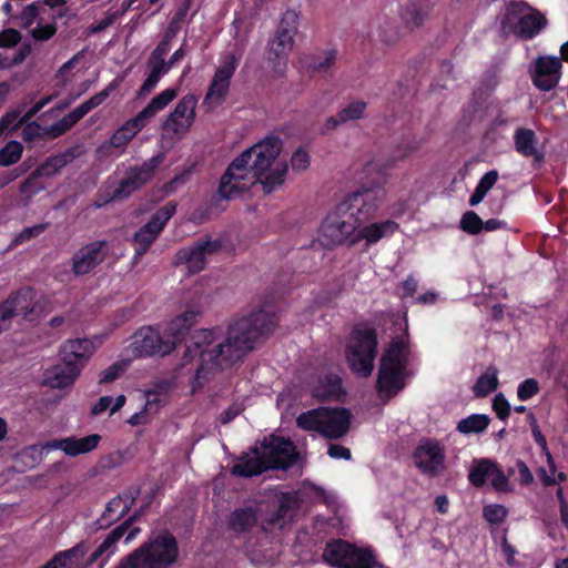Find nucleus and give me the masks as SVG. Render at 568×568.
Returning <instances> with one entry per match:
<instances>
[{"mask_svg": "<svg viewBox=\"0 0 568 568\" xmlns=\"http://www.w3.org/2000/svg\"><path fill=\"white\" fill-rule=\"evenodd\" d=\"M278 318L272 311H253L239 318L227 331L222 342L216 328L195 331L186 344L184 364L199 358L195 381H206L211 373L230 367L251 352L255 343L266 337L277 325Z\"/></svg>", "mask_w": 568, "mask_h": 568, "instance_id": "1", "label": "nucleus"}, {"mask_svg": "<svg viewBox=\"0 0 568 568\" xmlns=\"http://www.w3.org/2000/svg\"><path fill=\"white\" fill-rule=\"evenodd\" d=\"M281 150L282 140L273 134L244 150L222 174L216 191L220 199H235L256 183L265 194L280 189L288 171L285 161H277Z\"/></svg>", "mask_w": 568, "mask_h": 568, "instance_id": "2", "label": "nucleus"}, {"mask_svg": "<svg viewBox=\"0 0 568 568\" xmlns=\"http://www.w3.org/2000/svg\"><path fill=\"white\" fill-rule=\"evenodd\" d=\"M202 313L187 310L173 318L163 333L151 326L139 328L131 337L129 348L135 357H146L155 354L162 356L170 354L176 345L185 339L191 327H193Z\"/></svg>", "mask_w": 568, "mask_h": 568, "instance_id": "3", "label": "nucleus"}, {"mask_svg": "<svg viewBox=\"0 0 568 568\" xmlns=\"http://www.w3.org/2000/svg\"><path fill=\"white\" fill-rule=\"evenodd\" d=\"M410 345L408 334L390 341L382 354L376 379L379 396L388 398L396 396L406 386L409 376L408 362Z\"/></svg>", "mask_w": 568, "mask_h": 568, "instance_id": "4", "label": "nucleus"}, {"mask_svg": "<svg viewBox=\"0 0 568 568\" xmlns=\"http://www.w3.org/2000/svg\"><path fill=\"white\" fill-rule=\"evenodd\" d=\"M179 559V544L170 531H163L123 557L114 568H169Z\"/></svg>", "mask_w": 568, "mask_h": 568, "instance_id": "5", "label": "nucleus"}, {"mask_svg": "<svg viewBox=\"0 0 568 568\" xmlns=\"http://www.w3.org/2000/svg\"><path fill=\"white\" fill-rule=\"evenodd\" d=\"M352 413L345 407H318L300 414L296 426L306 432H316L327 439L343 438L349 430Z\"/></svg>", "mask_w": 568, "mask_h": 568, "instance_id": "6", "label": "nucleus"}, {"mask_svg": "<svg viewBox=\"0 0 568 568\" xmlns=\"http://www.w3.org/2000/svg\"><path fill=\"white\" fill-rule=\"evenodd\" d=\"M377 346L378 337L374 327L364 325L352 329L345 347V357L354 374L361 377H368L372 374Z\"/></svg>", "mask_w": 568, "mask_h": 568, "instance_id": "7", "label": "nucleus"}, {"mask_svg": "<svg viewBox=\"0 0 568 568\" xmlns=\"http://www.w3.org/2000/svg\"><path fill=\"white\" fill-rule=\"evenodd\" d=\"M546 17L531 9L526 2L510 1L507 3L500 21L504 32H510L521 40H531L547 26Z\"/></svg>", "mask_w": 568, "mask_h": 568, "instance_id": "8", "label": "nucleus"}, {"mask_svg": "<svg viewBox=\"0 0 568 568\" xmlns=\"http://www.w3.org/2000/svg\"><path fill=\"white\" fill-rule=\"evenodd\" d=\"M323 559L335 568H376L381 566L372 548L357 547L344 539L329 540L324 548Z\"/></svg>", "mask_w": 568, "mask_h": 568, "instance_id": "9", "label": "nucleus"}, {"mask_svg": "<svg viewBox=\"0 0 568 568\" xmlns=\"http://www.w3.org/2000/svg\"><path fill=\"white\" fill-rule=\"evenodd\" d=\"M357 225L347 213L345 204L337 203L324 217L320 226V241L322 246L332 250L346 244L356 234Z\"/></svg>", "mask_w": 568, "mask_h": 568, "instance_id": "10", "label": "nucleus"}, {"mask_svg": "<svg viewBox=\"0 0 568 568\" xmlns=\"http://www.w3.org/2000/svg\"><path fill=\"white\" fill-rule=\"evenodd\" d=\"M385 191L382 187H361L347 194L339 204L347 206V213L357 226L377 215L384 202Z\"/></svg>", "mask_w": 568, "mask_h": 568, "instance_id": "11", "label": "nucleus"}, {"mask_svg": "<svg viewBox=\"0 0 568 568\" xmlns=\"http://www.w3.org/2000/svg\"><path fill=\"white\" fill-rule=\"evenodd\" d=\"M163 161L162 154H156L140 165H131L125 175L112 191L110 201L128 199L132 193L142 189L155 175L156 169Z\"/></svg>", "mask_w": 568, "mask_h": 568, "instance_id": "12", "label": "nucleus"}, {"mask_svg": "<svg viewBox=\"0 0 568 568\" xmlns=\"http://www.w3.org/2000/svg\"><path fill=\"white\" fill-rule=\"evenodd\" d=\"M175 212L176 203L168 202L156 210L149 222L135 232L133 245L136 257H141L149 251Z\"/></svg>", "mask_w": 568, "mask_h": 568, "instance_id": "13", "label": "nucleus"}, {"mask_svg": "<svg viewBox=\"0 0 568 568\" xmlns=\"http://www.w3.org/2000/svg\"><path fill=\"white\" fill-rule=\"evenodd\" d=\"M144 508L135 510L129 518L112 529L97 549L88 557H81L79 568H89L99 561V568H104L112 555L116 551V544L126 534V530L143 514Z\"/></svg>", "mask_w": 568, "mask_h": 568, "instance_id": "14", "label": "nucleus"}, {"mask_svg": "<svg viewBox=\"0 0 568 568\" xmlns=\"http://www.w3.org/2000/svg\"><path fill=\"white\" fill-rule=\"evenodd\" d=\"M262 456L270 469H290L297 460L296 447L290 438L271 435L262 443Z\"/></svg>", "mask_w": 568, "mask_h": 568, "instance_id": "15", "label": "nucleus"}, {"mask_svg": "<svg viewBox=\"0 0 568 568\" xmlns=\"http://www.w3.org/2000/svg\"><path fill=\"white\" fill-rule=\"evenodd\" d=\"M221 240H197L190 247H182L175 254L176 264H185L190 273H199L205 267L206 256L219 252Z\"/></svg>", "mask_w": 568, "mask_h": 568, "instance_id": "16", "label": "nucleus"}, {"mask_svg": "<svg viewBox=\"0 0 568 568\" xmlns=\"http://www.w3.org/2000/svg\"><path fill=\"white\" fill-rule=\"evenodd\" d=\"M106 241H93L78 250L72 256V273L75 276L87 275L95 270L106 257Z\"/></svg>", "mask_w": 568, "mask_h": 568, "instance_id": "17", "label": "nucleus"}, {"mask_svg": "<svg viewBox=\"0 0 568 568\" xmlns=\"http://www.w3.org/2000/svg\"><path fill=\"white\" fill-rule=\"evenodd\" d=\"M298 13L287 9L281 18L275 36L270 45V52L275 58L286 55L294 45V37L297 32Z\"/></svg>", "mask_w": 568, "mask_h": 568, "instance_id": "18", "label": "nucleus"}, {"mask_svg": "<svg viewBox=\"0 0 568 568\" xmlns=\"http://www.w3.org/2000/svg\"><path fill=\"white\" fill-rule=\"evenodd\" d=\"M414 462L422 473L434 477L444 468V449L437 440L427 439L414 452Z\"/></svg>", "mask_w": 568, "mask_h": 568, "instance_id": "19", "label": "nucleus"}, {"mask_svg": "<svg viewBox=\"0 0 568 568\" xmlns=\"http://www.w3.org/2000/svg\"><path fill=\"white\" fill-rule=\"evenodd\" d=\"M197 98L194 94L184 95L170 112L162 124L163 130L173 133H182L189 131L195 120V108Z\"/></svg>", "mask_w": 568, "mask_h": 568, "instance_id": "20", "label": "nucleus"}, {"mask_svg": "<svg viewBox=\"0 0 568 568\" xmlns=\"http://www.w3.org/2000/svg\"><path fill=\"white\" fill-rule=\"evenodd\" d=\"M561 61L557 57H539L535 63V72L531 75L534 85L540 91L555 89L561 77Z\"/></svg>", "mask_w": 568, "mask_h": 568, "instance_id": "21", "label": "nucleus"}, {"mask_svg": "<svg viewBox=\"0 0 568 568\" xmlns=\"http://www.w3.org/2000/svg\"><path fill=\"white\" fill-rule=\"evenodd\" d=\"M140 489L135 490L134 495H118L108 501L104 511L98 518L97 525L99 529H106L112 524L124 518L130 511Z\"/></svg>", "mask_w": 568, "mask_h": 568, "instance_id": "22", "label": "nucleus"}, {"mask_svg": "<svg viewBox=\"0 0 568 568\" xmlns=\"http://www.w3.org/2000/svg\"><path fill=\"white\" fill-rule=\"evenodd\" d=\"M101 436L99 434H91L82 438L74 436L54 439L49 446L54 449L62 450L67 456L75 457L82 454L93 452L100 444Z\"/></svg>", "mask_w": 568, "mask_h": 568, "instance_id": "23", "label": "nucleus"}, {"mask_svg": "<svg viewBox=\"0 0 568 568\" xmlns=\"http://www.w3.org/2000/svg\"><path fill=\"white\" fill-rule=\"evenodd\" d=\"M399 229V224L393 220L375 222L357 227L356 234L349 241V247H354L361 241L365 240L367 245H372L381 241L383 237L393 235Z\"/></svg>", "mask_w": 568, "mask_h": 568, "instance_id": "24", "label": "nucleus"}, {"mask_svg": "<svg viewBox=\"0 0 568 568\" xmlns=\"http://www.w3.org/2000/svg\"><path fill=\"white\" fill-rule=\"evenodd\" d=\"M36 292L33 288L26 286L11 293L1 304L9 310L12 317L23 315L29 318L34 311Z\"/></svg>", "mask_w": 568, "mask_h": 568, "instance_id": "25", "label": "nucleus"}, {"mask_svg": "<svg viewBox=\"0 0 568 568\" xmlns=\"http://www.w3.org/2000/svg\"><path fill=\"white\" fill-rule=\"evenodd\" d=\"M92 351L93 344L88 338L70 339L61 347V362L68 365H79L81 369L92 354Z\"/></svg>", "mask_w": 568, "mask_h": 568, "instance_id": "26", "label": "nucleus"}, {"mask_svg": "<svg viewBox=\"0 0 568 568\" xmlns=\"http://www.w3.org/2000/svg\"><path fill=\"white\" fill-rule=\"evenodd\" d=\"M258 508L244 506L235 508L227 518V528L236 536L248 534L257 525Z\"/></svg>", "mask_w": 568, "mask_h": 568, "instance_id": "27", "label": "nucleus"}, {"mask_svg": "<svg viewBox=\"0 0 568 568\" xmlns=\"http://www.w3.org/2000/svg\"><path fill=\"white\" fill-rule=\"evenodd\" d=\"M537 136L531 129L518 128L514 134V143L516 151L525 156L532 158L535 163L544 160V154L537 149Z\"/></svg>", "mask_w": 568, "mask_h": 568, "instance_id": "28", "label": "nucleus"}, {"mask_svg": "<svg viewBox=\"0 0 568 568\" xmlns=\"http://www.w3.org/2000/svg\"><path fill=\"white\" fill-rule=\"evenodd\" d=\"M80 372L79 365H68L62 362L48 371L47 384L52 388H65L74 383Z\"/></svg>", "mask_w": 568, "mask_h": 568, "instance_id": "29", "label": "nucleus"}, {"mask_svg": "<svg viewBox=\"0 0 568 568\" xmlns=\"http://www.w3.org/2000/svg\"><path fill=\"white\" fill-rule=\"evenodd\" d=\"M253 452L256 454L255 457H248L245 454L232 466L231 473L234 476L251 478L270 469L264 462L262 453L260 454L257 448H254Z\"/></svg>", "mask_w": 568, "mask_h": 568, "instance_id": "30", "label": "nucleus"}, {"mask_svg": "<svg viewBox=\"0 0 568 568\" xmlns=\"http://www.w3.org/2000/svg\"><path fill=\"white\" fill-rule=\"evenodd\" d=\"M178 95L174 88H168L161 93L151 99L146 106H144L136 115L145 125L148 122L160 111L165 109Z\"/></svg>", "mask_w": 568, "mask_h": 568, "instance_id": "31", "label": "nucleus"}, {"mask_svg": "<svg viewBox=\"0 0 568 568\" xmlns=\"http://www.w3.org/2000/svg\"><path fill=\"white\" fill-rule=\"evenodd\" d=\"M118 88V81L113 80L108 84L105 89L100 91L99 93L92 95L90 99L78 105L74 110L69 112L74 121L78 123L81 119H83L91 110L101 105L110 94Z\"/></svg>", "mask_w": 568, "mask_h": 568, "instance_id": "32", "label": "nucleus"}, {"mask_svg": "<svg viewBox=\"0 0 568 568\" xmlns=\"http://www.w3.org/2000/svg\"><path fill=\"white\" fill-rule=\"evenodd\" d=\"M118 88V81L113 80L108 84L105 89L100 91L99 93L92 95L90 99L78 105L74 110L69 112L74 121L78 123L81 119H83L91 110L101 105L110 94Z\"/></svg>", "mask_w": 568, "mask_h": 568, "instance_id": "33", "label": "nucleus"}, {"mask_svg": "<svg viewBox=\"0 0 568 568\" xmlns=\"http://www.w3.org/2000/svg\"><path fill=\"white\" fill-rule=\"evenodd\" d=\"M118 88V81L113 80L108 84L105 89L100 91L99 93L92 95L90 99L78 105L74 110L69 112L74 121L78 123L81 119H83L91 110L101 105L110 94Z\"/></svg>", "mask_w": 568, "mask_h": 568, "instance_id": "34", "label": "nucleus"}, {"mask_svg": "<svg viewBox=\"0 0 568 568\" xmlns=\"http://www.w3.org/2000/svg\"><path fill=\"white\" fill-rule=\"evenodd\" d=\"M144 126L138 115L133 116L112 134L110 145L115 149L124 148Z\"/></svg>", "mask_w": 568, "mask_h": 568, "instance_id": "35", "label": "nucleus"}, {"mask_svg": "<svg viewBox=\"0 0 568 568\" xmlns=\"http://www.w3.org/2000/svg\"><path fill=\"white\" fill-rule=\"evenodd\" d=\"M230 81H222L220 78L212 79L209 90L203 100V106L206 111H212L216 106L221 105L229 92Z\"/></svg>", "mask_w": 568, "mask_h": 568, "instance_id": "36", "label": "nucleus"}, {"mask_svg": "<svg viewBox=\"0 0 568 568\" xmlns=\"http://www.w3.org/2000/svg\"><path fill=\"white\" fill-rule=\"evenodd\" d=\"M343 390L342 378L335 374H328L322 379H320V384L316 389V395L318 398L323 400L338 398Z\"/></svg>", "mask_w": 568, "mask_h": 568, "instance_id": "37", "label": "nucleus"}, {"mask_svg": "<svg viewBox=\"0 0 568 568\" xmlns=\"http://www.w3.org/2000/svg\"><path fill=\"white\" fill-rule=\"evenodd\" d=\"M495 465L496 463L488 458L475 460L468 474L469 483L474 487H483L486 484L487 478H490Z\"/></svg>", "mask_w": 568, "mask_h": 568, "instance_id": "38", "label": "nucleus"}, {"mask_svg": "<svg viewBox=\"0 0 568 568\" xmlns=\"http://www.w3.org/2000/svg\"><path fill=\"white\" fill-rule=\"evenodd\" d=\"M497 374V368L495 366H489L486 372L477 378L473 387L477 397H486L497 389L499 384Z\"/></svg>", "mask_w": 568, "mask_h": 568, "instance_id": "39", "label": "nucleus"}, {"mask_svg": "<svg viewBox=\"0 0 568 568\" xmlns=\"http://www.w3.org/2000/svg\"><path fill=\"white\" fill-rule=\"evenodd\" d=\"M71 153H62L48 158L34 172L40 176L51 178L60 172L72 159Z\"/></svg>", "mask_w": 568, "mask_h": 568, "instance_id": "40", "label": "nucleus"}, {"mask_svg": "<svg viewBox=\"0 0 568 568\" xmlns=\"http://www.w3.org/2000/svg\"><path fill=\"white\" fill-rule=\"evenodd\" d=\"M490 423V418L485 414H471L463 418L457 424V430L462 434H478L484 432Z\"/></svg>", "mask_w": 568, "mask_h": 568, "instance_id": "41", "label": "nucleus"}, {"mask_svg": "<svg viewBox=\"0 0 568 568\" xmlns=\"http://www.w3.org/2000/svg\"><path fill=\"white\" fill-rule=\"evenodd\" d=\"M150 69V72L146 77V79L141 84L140 89L138 90V97H146L149 95L158 85L161 78L165 75L170 68L168 65H159V64H146Z\"/></svg>", "mask_w": 568, "mask_h": 568, "instance_id": "42", "label": "nucleus"}, {"mask_svg": "<svg viewBox=\"0 0 568 568\" xmlns=\"http://www.w3.org/2000/svg\"><path fill=\"white\" fill-rule=\"evenodd\" d=\"M23 153V145L16 141L11 140L7 142V144L0 149V166H10L20 161Z\"/></svg>", "mask_w": 568, "mask_h": 568, "instance_id": "43", "label": "nucleus"}, {"mask_svg": "<svg viewBox=\"0 0 568 568\" xmlns=\"http://www.w3.org/2000/svg\"><path fill=\"white\" fill-rule=\"evenodd\" d=\"M366 108V102L353 101L343 109H341L337 113L339 115V120L343 121V123H347L349 121L362 119L364 116Z\"/></svg>", "mask_w": 568, "mask_h": 568, "instance_id": "44", "label": "nucleus"}, {"mask_svg": "<svg viewBox=\"0 0 568 568\" xmlns=\"http://www.w3.org/2000/svg\"><path fill=\"white\" fill-rule=\"evenodd\" d=\"M427 17L428 10L422 3H410L404 12V19L414 27H422Z\"/></svg>", "mask_w": 568, "mask_h": 568, "instance_id": "45", "label": "nucleus"}, {"mask_svg": "<svg viewBox=\"0 0 568 568\" xmlns=\"http://www.w3.org/2000/svg\"><path fill=\"white\" fill-rule=\"evenodd\" d=\"M508 516V509L500 504H490L483 508V517L490 525L503 524Z\"/></svg>", "mask_w": 568, "mask_h": 568, "instance_id": "46", "label": "nucleus"}, {"mask_svg": "<svg viewBox=\"0 0 568 568\" xmlns=\"http://www.w3.org/2000/svg\"><path fill=\"white\" fill-rule=\"evenodd\" d=\"M239 60L234 53H227L223 59L219 68L216 69L214 75L215 78H220L222 81L227 80L231 82V79L237 68Z\"/></svg>", "mask_w": 568, "mask_h": 568, "instance_id": "47", "label": "nucleus"}, {"mask_svg": "<svg viewBox=\"0 0 568 568\" xmlns=\"http://www.w3.org/2000/svg\"><path fill=\"white\" fill-rule=\"evenodd\" d=\"M460 229L468 234L477 235L483 231V220L474 211H467L460 220Z\"/></svg>", "mask_w": 568, "mask_h": 568, "instance_id": "48", "label": "nucleus"}, {"mask_svg": "<svg viewBox=\"0 0 568 568\" xmlns=\"http://www.w3.org/2000/svg\"><path fill=\"white\" fill-rule=\"evenodd\" d=\"M40 176L33 171L21 184L20 193L26 200L44 190V185L39 182Z\"/></svg>", "mask_w": 568, "mask_h": 568, "instance_id": "49", "label": "nucleus"}, {"mask_svg": "<svg viewBox=\"0 0 568 568\" xmlns=\"http://www.w3.org/2000/svg\"><path fill=\"white\" fill-rule=\"evenodd\" d=\"M75 124L77 122L74 121V119L71 116L70 113H68L62 119L58 120L49 128H47L44 131L50 138L57 139L67 133L68 131H70Z\"/></svg>", "mask_w": 568, "mask_h": 568, "instance_id": "50", "label": "nucleus"}, {"mask_svg": "<svg viewBox=\"0 0 568 568\" xmlns=\"http://www.w3.org/2000/svg\"><path fill=\"white\" fill-rule=\"evenodd\" d=\"M336 61V50H327L323 57L314 59L310 64V70L313 73H321L327 71Z\"/></svg>", "mask_w": 568, "mask_h": 568, "instance_id": "51", "label": "nucleus"}, {"mask_svg": "<svg viewBox=\"0 0 568 568\" xmlns=\"http://www.w3.org/2000/svg\"><path fill=\"white\" fill-rule=\"evenodd\" d=\"M540 390L539 383L535 378H527L518 385L517 397L526 402L536 396Z\"/></svg>", "mask_w": 568, "mask_h": 568, "instance_id": "52", "label": "nucleus"}, {"mask_svg": "<svg viewBox=\"0 0 568 568\" xmlns=\"http://www.w3.org/2000/svg\"><path fill=\"white\" fill-rule=\"evenodd\" d=\"M49 227V223H40L33 226L24 227L13 240L14 245H20L31 239L38 237Z\"/></svg>", "mask_w": 568, "mask_h": 568, "instance_id": "53", "label": "nucleus"}, {"mask_svg": "<svg viewBox=\"0 0 568 568\" xmlns=\"http://www.w3.org/2000/svg\"><path fill=\"white\" fill-rule=\"evenodd\" d=\"M125 368L126 365L124 363H113L100 373L99 384H109L114 382L125 372Z\"/></svg>", "mask_w": 568, "mask_h": 568, "instance_id": "54", "label": "nucleus"}, {"mask_svg": "<svg viewBox=\"0 0 568 568\" xmlns=\"http://www.w3.org/2000/svg\"><path fill=\"white\" fill-rule=\"evenodd\" d=\"M490 484L498 493H507L510 490L508 477L497 464L491 471Z\"/></svg>", "mask_w": 568, "mask_h": 568, "instance_id": "55", "label": "nucleus"}, {"mask_svg": "<svg viewBox=\"0 0 568 568\" xmlns=\"http://www.w3.org/2000/svg\"><path fill=\"white\" fill-rule=\"evenodd\" d=\"M144 396V409L152 415L156 414L159 408L164 405V399L162 395L155 389H146Z\"/></svg>", "mask_w": 568, "mask_h": 568, "instance_id": "56", "label": "nucleus"}, {"mask_svg": "<svg viewBox=\"0 0 568 568\" xmlns=\"http://www.w3.org/2000/svg\"><path fill=\"white\" fill-rule=\"evenodd\" d=\"M493 409L496 416L503 422L507 420L509 417L511 407L503 393L497 394L493 399Z\"/></svg>", "mask_w": 568, "mask_h": 568, "instance_id": "57", "label": "nucleus"}, {"mask_svg": "<svg viewBox=\"0 0 568 568\" xmlns=\"http://www.w3.org/2000/svg\"><path fill=\"white\" fill-rule=\"evenodd\" d=\"M310 154L302 148H298L291 158V165L295 171H304L310 165Z\"/></svg>", "mask_w": 568, "mask_h": 568, "instance_id": "58", "label": "nucleus"}, {"mask_svg": "<svg viewBox=\"0 0 568 568\" xmlns=\"http://www.w3.org/2000/svg\"><path fill=\"white\" fill-rule=\"evenodd\" d=\"M21 41V33L16 29H4L0 32V48H13Z\"/></svg>", "mask_w": 568, "mask_h": 568, "instance_id": "59", "label": "nucleus"}, {"mask_svg": "<svg viewBox=\"0 0 568 568\" xmlns=\"http://www.w3.org/2000/svg\"><path fill=\"white\" fill-rule=\"evenodd\" d=\"M42 126L37 121H31L23 126L21 135L26 142H33L42 138Z\"/></svg>", "mask_w": 568, "mask_h": 568, "instance_id": "60", "label": "nucleus"}, {"mask_svg": "<svg viewBox=\"0 0 568 568\" xmlns=\"http://www.w3.org/2000/svg\"><path fill=\"white\" fill-rule=\"evenodd\" d=\"M57 32V27L53 23L44 26L39 24L31 31L32 38L38 41H47L51 39Z\"/></svg>", "mask_w": 568, "mask_h": 568, "instance_id": "61", "label": "nucleus"}, {"mask_svg": "<svg viewBox=\"0 0 568 568\" xmlns=\"http://www.w3.org/2000/svg\"><path fill=\"white\" fill-rule=\"evenodd\" d=\"M243 410V404L233 403L220 414L219 420L221 424L226 425L231 423L234 418H236L239 415H241Z\"/></svg>", "mask_w": 568, "mask_h": 568, "instance_id": "62", "label": "nucleus"}, {"mask_svg": "<svg viewBox=\"0 0 568 568\" xmlns=\"http://www.w3.org/2000/svg\"><path fill=\"white\" fill-rule=\"evenodd\" d=\"M498 171L497 170H490L486 172L478 181L477 185L480 190H483L485 193H488L489 190L496 184L498 181Z\"/></svg>", "mask_w": 568, "mask_h": 568, "instance_id": "63", "label": "nucleus"}, {"mask_svg": "<svg viewBox=\"0 0 568 568\" xmlns=\"http://www.w3.org/2000/svg\"><path fill=\"white\" fill-rule=\"evenodd\" d=\"M327 454L335 459L349 460L352 458L351 449L339 444H331Z\"/></svg>", "mask_w": 568, "mask_h": 568, "instance_id": "64", "label": "nucleus"}]
</instances>
